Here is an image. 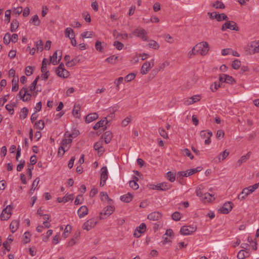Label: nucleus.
Returning <instances> with one entry per match:
<instances>
[{"instance_id":"a211bd4d","label":"nucleus","mask_w":259,"mask_h":259,"mask_svg":"<svg viewBox=\"0 0 259 259\" xmlns=\"http://www.w3.org/2000/svg\"><path fill=\"white\" fill-rule=\"evenodd\" d=\"M114 210H115V208L114 206L110 205V206H108L104 208V212H101L100 213V215H101L100 219H104L102 217L103 215H107L108 216L110 215L114 212Z\"/></svg>"},{"instance_id":"393cba45","label":"nucleus","mask_w":259,"mask_h":259,"mask_svg":"<svg viewBox=\"0 0 259 259\" xmlns=\"http://www.w3.org/2000/svg\"><path fill=\"white\" fill-rule=\"evenodd\" d=\"M98 118V115L97 113L94 112L88 114L85 118V121L87 123L91 122Z\"/></svg>"},{"instance_id":"f03ea898","label":"nucleus","mask_w":259,"mask_h":259,"mask_svg":"<svg viewBox=\"0 0 259 259\" xmlns=\"http://www.w3.org/2000/svg\"><path fill=\"white\" fill-rule=\"evenodd\" d=\"M196 52L202 56L206 55L209 51V45L206 41H202L196 45Z\"/></svg>"},{"instance_id":"7c9ffc66","label":"nucleus","mask_w":259,"mask_h":259,"mask_svg":"<svg viewBox=\"0 0 259 259\" xmlns=\"http://www.w3.org/2000/svg\"><path fill=\"white\" fill-rule=\"evenodd\" d=\"M101 178L100 179L106 181L108 179V170L106 166L103 167L101 169Z\"/></svg>"},{"instance_id":"f704fd0d","label":"nucleus","mask_w":259,"mask_h":259,"mask_svg":"<svg viewBox=\"0 0 259 259\" xmlns=\"http://www.w3.org/2000/svg\"><path fill=\"white\" fill-rule=\"evenodd\" d=\"M29 22L33 24L35 26H39L40 25V20L38 16L35 15L30 20Z\"/></svg>"},{"instance_id":"8fccbe9b","label":"nucleus","mask_w":259,"mask_h":259,"mask_svg":"<svg viewBox=\"0 0 259 259\" xmlns=\"http://www.w3.org/2000/svg\"><path fill=\"white\" fill-rule=\"evenodd\" d=\"M136 77V74L134 73H131L127 75L125 78L124 80L126 82H130L133 80Z\"/></svg>"},{"instance_id":"4468645a","label":"nucleus","mask_w":259,"mask_h":259,"mask_svg":"<svg viewBox=\"0 0 259 259\" xmlns=\"http://www.w3.org/2000/svg\"><path fill=\"white\" fill-rule=\"evenodd\" d=\"M233 203L231 201L225 202L222 208L219 209L221 213L228 214L232 209Z\"/></svg>"},{"instance_id":"6e6552de","label":"nucleus","mask_w":259,"mask_h":259,"mask_svg":"<svg viewBox=\"0 0 259 259\" xmlns=\"http://www.w3.org/2000/svg\"><path fill=\"white\" fill-rule=\"evenodd\" d=\"M208 15H209V18L211 19H217L218 21H221L223 20H227L228 19V17L227 16L224 14H219L217 13V12H208L207 13Z\"/></svg>"},{"instance_id":"6e6d98bb","label":"nucleus","mask_w":259,"mask_h":259,"mask_svg":"<svg viewBox=\"0 0 259 259\" xmlns=\"http://www.w3.org/2000/svg\"><path fill=\"white\" fill-rule=\"evenodd\" d=\"M159 133L161 137H162L163 138L166 139L168 138V135L164 128H161V127L159 128Z\"/></svg>"},{"instance_id":"603ef678","label":"nucleus","mask_w":259,"mask_h":259,"mask_svg":"<svg viewBox=\"0 0 259 259\" xmlns=\"http://www.w3.org/2000/svg\"><path fill=\"white\" fill-rule=\"evenodd\" d=\"M129 185L131 188L134 190H137L139 188V185L135 182V180H131L129 182Z\"/></svg>"},{"instance_id":"72a5a7b5","label":"nucleus","mask_w":259,"mask_h":259,"mask_svg":"<svg viewBox=\"0 0 259 259\" xmlns=\"http://www.w3.org/2000/svg\"><path fill=\"white\" fill-rule=\"evenodd\" d=\"M213 196L210 193H206L204 194L202 199L204 203L209 202L212 201Z\"/></svg>"},{"instance_id":"9b49d317","label":"nucleus","mask_w":259,"mask_h":259,"mask_svg":"<svg viewBox=\"0 0 259 259\" xmlns=\"http://www.w3.org/2000/svg\"><path fill=\"white\" fill-rule=\"evenodd\" d=\"M62 53L61 50H57L52 56H50V62L54 65L58 64L61 59Z\"/></svg>"},{"instance_id":"2eb2a0df","label":"nucleus","mask_w":259,"mask_h":259,"mask_svg":"<svg viewBox=\"0 0 259 259\" xmlns=\"http://www.w3.org/2000/svg\"><path fill=\"white\" fill-rule=\"evenodd\" d=\"M97 223L94 219L89 220L83 224L82 228L87 231H89L96 225Z\"/></svg>"},{"instance_id":"ddd939ff","label":"nucleus","mask_w":259,"mask_h":259,"mask_svg":"<svg viewBox=\"0 0 259 259\" xmlns=\"http://www.w3.org/2000/svg\"><path fill=\"white\" fill-rule=\"evenodd\" d=\"M249 53L254 54L259 53V41H251L248 46Z\"/></svg>"},{"instance_id":"f8f14e48","label":"nucleus","mask_w":259,"mask_h":259,"mask_svg":"<svg viewBox=\"0 0 259 259\" xmlns=\"http://www.w3.org/2000/svg\"><path fill=\"white\" fill-rule=\"evenodd\" d=\"M196 229V226H183L180 230V233L183 235H188L195 232Z\"/></svg>"},{"instance_id":"f257e3e1","label":"nucleus","mask_w":259,"mask_h":259,"mask_svg":"<svg viewBox=\"0 0 259 259\" xmlns=\"http://www.w3.org/2000/svg\"><path fill=\"white\" fill-rule=\"evenodd\" d=\"M259 186V183H256L243 189L241 193L238 196L239 199H245L248 195L253 192Z\"/></svg>"},{"instance_id":"c756f323","label":"nucleus","mask_w":259,"mask_h":259,"mask_svg":"<svg viewBox=\"0 0 259 259\" xmlns=\"http://www.w3.org/2000/svg\"><path fill=\"white\" fill-rule=\"evenodd\" d=\"M230 152L228 150H225L222 153L218 156L217 158L219 162L224 160L229 154Z\"/></svg>"},{"instance_id":"473e14b6","label":"nucleus","mask_w":259,"mask_h":259,"mask_svg":"<svg viewBox=\"0 0 259 259\" xmlns=\"http://www.w3.org/2000/svg\"><path fill=\"white\" fill-rule=\"evenodd\" d=\"M39 182V179L38 178H36L33 182V183L31 186V189L29 191V193L30 195H32L36 188V186H37Z\"/></svg>"},{"instance_id":"39448f33","label":"nucleus","mask_w":259,"mask_h":259,"mask_svg":"<svg viewBox=\"0 0 259 259\" xmlns=\"http://www.w3.org/2000/svg\"><path fill=\"white\" fill-rule=\"evenodd\" d=\"M13 207L11 205H8L4 209L0 215V218L2 221L8 220L12 215V210Z\"/></svg>"},{"instance_id":"864d4df0","label":"nucleus","mask_w":259,"mask_h":259,"mask_svg":"<svg viewBox=\"0 0 259 259\" xmlns=\"http://www.w3.org/2000/svg\"><path fill=\"white\" fill-rule=\"evenodd\" d=\"M100 195L101 196V199L102 200H103L104 197L105 199H106L108 201V203L109 204H110L112 202V200L109 197L107 193H106L105 192H102L100 193Z\"/></svg>"},{"instance_id":"09e8293b","label":"nucleus","mask_w":259,"mask_h":259,"mask_svg":"<svg viewBox=\"0 0 259 259\" xmlns=\"http://www.w3.org/2000/svg\"><path fill=\"white\" fill-rule=\"evenodd\" d=\"M215 9H224L225 6L223 3L220 1H216L213 5Z\"/></svg>"},{"instance_id":"b1692460","label":"nucleus","mask_w":259,"mask_h":259,"mask_svg":"<svg viewBox=\"0 0 259 259\" xmlns=\"http://www.w3.org/2000/svg\"><path fill=\"white\" fill-rule=\"evenodd\" d=\"M56 72L58 76L64 78H67L69 75V72L65 68L56 70Z\"/></svg>"},{"instance_id":"69168bd1","label":"nucleus","mask_w":259,"mask_h":259,"mask_svg":"<svg viewBox=\"0 0 259 259\" xmlns=\"http://www.w3.org/2000/svg\"><path fill=\"white\" fill-rule=\"evenodd\" d=\"M212 135V133L211 131H208L207 132V139L205 140V144L206 145H208L210 143V138Z\"/></svg>"},{"instance_id":"58836bf2","label":"nucleus","mask_w":259,"mask_h":259,"mask_svg":"<svg viewBox=\"0 0 259 259\" xmlns=\"http://www.w3.org/2000/svg\"><path fill=\"white\" fill-rule=\"evenodd\" d=\"M79 131L77 130H75L72 134H69L68 132H66L65 133L64 137L65 138H74L77 137L78 135Z\"/></svg>"},{"instance_id":"0e129e2a","label":"nucleus","mask_w":259,"mask_h":259,"mask_svg":"<svg viewBox=\"0 0 259 259\" xmlns=\"http://www.w3.org/2000/svg\"><path fill=\"white\" fill-rule=\"evenodd\" d=\"M71 227L70 225H68L66 226L64 232L63 233V236L64 238H67L68 236V232L71 230Z\"/></svg>"},{"instance_id":"c03bdc74","label":"nucleus","mask_w":259,"mask_h":259,"mask_svg":"<svg viewBox=\"0 0 259 259\" xmlns=\"http://www.w3.org/2000/svg\"><path fill=\"white\" fill-rule=\"evenodd\" d=\"M39 78V76H37L36 77V78L33 80V81L32 82L31 84L29 87V91L30 92H33V91H35V90L36 89V84H37V83L38 82Z\"/></svg>"},{"instance_id":"37998d69","label":"nucleus","mask_w":259,"mask_h":259,"mask_svg":"<svg viewBox=\"0 0 259 259\" xmlns=\"http://www.w3.org/2000/svg\"><path fill=\"white\" fill-rule=\"evenodd\" d=\"M28 113V109L26 107L23 108L20 112V118L23 119L26 118L27 116Z\"/></svg>"},{"instance_id":"20e7f679","label":"nucleus","mask_w":259,"mask_h":259,"mask_svg":"<svg viewBox=\"0 0 259 259\" xmlns=\"http://www.w3.org/2000/svg\"><path fill=\"white\" fill-rule=\"evenodd\" d=\"M18 95L24 102L29 101L31 98V95L29 93L28 90L26 87H24L20 90Z\"/></svg>"},{"instance_id":"c9c22d12","label":"nucleus","mask_w":259,"mask_h":259,"mask_svg":"<svg viewBox=\"0 0 259 259\" xmlns=\"http://www.w3.org/2000/svg\"><path fill=\"white\" fill-rule=\"evenodd\" d=\"M80 107L79 104L75 105L74 106V108L72 111V114L76 118H79L80 116V114L78 112L80 110Z\"/></svg>"},{"instance_id":"338daca9","label":"nucleus","mask_w":259,"mask_h":259,"mask_svg":"<svg viewBox=\"0 0 259 259\" xmlns=\"http://www.w3.org/2000/svg\"><path fill=\"white\" fill-rule=\"evenodd\" d=\"M23 9L22 7H19L17 8H13V14H18L19 15L22 12Z\"/></svg>"},{"instance_id":"4be33fe9","label":"nucleus","mask_w":259,"mask_h":259,"mask_svg":"<svg viewBox=\"0 0 259 259\" xmlns=\"http://www.w3.org/2000/svg\"><path fill=\"white\" fill-rule=\"evenodd\" d=\"M113 36L116 39H119L120 40H121V39L126 40V39H127L128 37V34H127V33H124V34L120 33L116 30H114L113 31Z\"/></svg>"},{"instance_id":"0eeeda50","label":"nucleus","mask_w":259,"mask_h":259,"mask_svg":"<svg viewBox=\"0 0 259 259\" xmlns=\"http://www.w3.org/2000/svg\"><path fill=\"white\" fill-rule=\"evenodd\" d=\"M154 66V60L152 59L150 61L145 62L142 66L141 69V73L142 74H146L150 69Z\"/></svg>"},{"instance_id":"de8ad7c7","label":"nucleus","mask_w":259,"mask_h":259,"mask_svg":"<svg viewBox=\"0 0 259 259\" xmlns=\"http://www.w3.org/2000/svg\"><path fill=\"white\" fill-rule=\"evenodd\" d=\"M23 242L24 243H27L30 241V234L29 232H26L23 235Z\"/></svg>"},{"instance_id":"13d9d810","label":"nucleus","mask_w":259,"mask_h":259,"mask_svg":"<svg viewBox=\"0 0 259 259\" xmlns=\"http://www.w3.org/2000/svg\"><path fill=\"white\" fill-rule=\"evenodd\" d=\"M80 35L82 38H91L93 36V32L91 31H84Z\"/></svg>"},{"instance_id":"49530a36","label":"nucleus","mask_w":259,"mask_h":259,"mask_svg":"<svg viewBox=\"0 0 259 259\" xmlns=\"http://www.w3.org/2000/svg\"><path fill=\"white\" fill-rule=\"evenodd\" d=\"M241 66V62L239 60H235L233 61L232 67L234 69H238Z\"/></svg>"},{"instance_id":"1a4fd4ad","label":"nucleus","mask_w":259,"mask_h":259,"mask_svg":"<svg viewBox=\"0 0 259 259\" xmlns=\"http://www.w3.org/2000/svg\"><path fill=\"white\" fill-rule=\"evenodd\" d=\"M133 33L134 35L141 38L144 41L148 40V37L147 36V33L143 28L135 29Z\"/></svg>"},{"instance_id":"5fc2aeb1","label":"nucleus","mask_w":259,"mask_h":259,"mask_svg":"<svg viewBox=\"0 0 259 259\" xmlns=\"http://www.w3.org/2000/svg\"><path fill=\"white\" fill-rule=\"evenodd\" d=\"M117 58H118L117 56H111L107 58L105 60V61L106 62H108L109 63L113 64V63H115V61L117 59Z\"/></svg>"},{"instance_id":"bb28decb","label":"nucleus","mask_w":259,"mask_h":259,"mask_svg":"<svg viewBox=\"0 0 259 259\" xmlns=\"http://www.w3.org/2000/svg\"><path fill=\"white\" fill-rule=\"evenodd\" d=\"M19 226V221L18 220H13L10 225V229L11 232L14 233L18 229Z\"/></svg>"},{"instance_id":"f3484780","label":"nucleus","mask_w":259,"mask_h":259,"mask_svg":"<svg viewBox=\"0 0 259 259\" xmlns=\"http://www.w3.org/2000/svg\"><path fill=\"white\" fill-rule=\"evenodd\" d=\"M162 217V214L158 211L152 212L148 215L147 218L153 221H156Z\"/></svg>"},{"instance_id":"052dcab7","label":"nucleus","mask_w":259,"mask_h":259,"mask_svg":"<svg viewBox=\"0 0 259 259\" xmlns=\"http://www.w3.org/2000/svg\"><path fill=\"white\" fill-rule=\"evenodd\" d=\"M183 154L185 156H187L188 157H189L191 159H193V158H194V156L191 154V153L190 151L188 149H187V148L184 149L183 150Z\"/></svg>"},{"instance_id":"a19ab883","label":"nucleus","mask_w":259,"mask_h":259,"mask_svg":"<svg viewBox=\"0 0 259 259\" xmlns=\"http://www.w3.org/2000/svg\"><path fill=\"white\" fill-rule=\"evenodd\" d=\"M72 142V140L71 138H68V139H67V138H65L62 140L61 144L67 148L68 147V145L70 146Z\"/></svg>"},{"instance_id":"423d86ee","label":"nucleus","mask_w":259,"mask_h":259,"mask_svg":"<svg viewBox=\"0 0 259 259\" xmlns=\"http://www.w3.org/2000/svg\"><path fill=\"white\" fill-rule=\"evenodd\" d=\"M227 29L230 30L239 31V28L236 22L233 21H226L222 26L221 30L225 31Z\"/></svg>"},{"instance_id":"dca6fc26","label":"nucleus","mask_w":259,"mask_h":259,"mask_svg":"<svg viewBox=\"0 0 259 259\" xmlns=\"http://www.w3.org/2000/svg\"><path fill=\"white\" fill-rule=\"evenodd\" d=\"M94 149L98 151V155H101L104 152V149L103 147V142L102 140L97 142L94 146Z\"/></svg>"},{"instance_id":"9d476101","label":"nucleus","mask_w":259,"mask_h":259,"mask_svg":"<svg viewBox=\"0 0 259 259\" xmlns=\"http://www.w3.org/2000/svg\"><path fill=\"white\" fill-rule=\"evenodd\" d=\"M219 82H221V83L225 82L232 84L236 83V80L234 78L229 75L221 74L219 76Z\"/></svg>"},{"instance_id":"680f3d73","label":"nucleus","mask_w":259,"mask_h":259,"mask_svg":"<svg viewBox=\"0 0 259 259\" xmlns=\"http://www.w3.org/2000/svg\"><path fill=\"white\" fill-rule=\"evenodd\" d=\"M35 125L36 126L39 130H41L44 129L45 127V123L42 120H40L35 123Z\"/></svg>"},{"instance_id":"e2e57ef3","label":"nucleus","mask_w":259,"mask_h":259,"mask_svg":"<svg viewBox=\"0 0 259 259\" xmlns=\"http://www.w3.org/2000/svg\"><path fill=\"white\" fill-rule=\"evenodd\" d=\"M123 80L122 77H119L114 81V83L116 84V88L117 90L119 89V85L122 83Z\"/></svg>"},{"instance_id":"a18cd8bd","label":"nucleus","mask_w":259,"mask_h":259,"mask_svg":"<svg viewBox=\"0 0 259 259\" xmlns=\"http://www.w3.org/2000/svg\"><path fill=\"white\" fill-rule=\"evenodd\" d=\"M64 33L65 37L69 38H71V35H72V34H75L73 30L69 27L65 29Z\"/></svg>"},{"instance_id":"4d7b16f0","label":"nucleus","mask_w":259,"mask_h":259,"mask_svg":"<svg viewBox=\"0 0 259 259\" xmlns=\"http://www.w3.org/2000/svg\"><path fill=\"white\" fill-rule=\"evenodd\" d=\"M3 40H4V44H5L6 45H8L11 41V34L9 33H7L5 34V35L4 36Z\"/></svg>"},{"instance_id":"6ab92c4d","label":"nucleus","mask_w":259,"mask_h":259,"mask_svg":"<svg viewBox=\"0 0 259 259\" xmlns=\"http://www.w3.org/2000/svg\"><path fill=\"white\" fill-rule=\"evenodd\" d=\"M251 154V152L249 151L246 155L242 156L237 161L236 166H240L243 163L245 162L249 158Z\"/></svg>"},{"instance_id":"412c9836","label":"nucleus","mask_w":259,"mask_h":259,"mask_svg":"<svg viewBox=\"0 0 259 259\" xmlns=\"http://www.w3.org/2000/svg\"><path fill=\"white\" fill-rule=\"evenodd\" d=\"M108 121L107 119V117H104L99 121L97 122L94 126L93 128L95 130H97L100 127H104L108 123Z\"/></svg>"},{"instance_id":"ea45409f","label":"nucleus","mask_w":259,"mask_h":259,"mask_svg":"<svg viewBox=\"0 0 259 259\" xmlns=\"http://www.w3.org/2000/svg\"><path fill=\"white\" fill-rule=\"evenodd\" d=\"M166 177L170 182H174L176 180V175L171 171H168L166 173Z\"/></svg>"},{"instance_id":"79ce46f5","label":"nucleus","mask_w":259,"mask_h":259,"mask_svg":"<svg viewBox=\"0 0 259 259\" xmlns=\"http://www.w3.org/2000/svg\"><path fill=\"white\" fill-rule=\"evenodd\" d=\"M69 148H70V146H68L67 148H66V149H65L66 147L61 144V145L59 147V149H58V155H60L61 156H62L64 155V153L66 151H67Z\"/></svg>"},{"instance_id":"774afa93","label":"nucleus","mask_w":259,"mask_h":259,"mask_svg":"<svg viewBox=\"0 0 259 259\" xmlns=\"http://www.w3.org/2000/svg\"><path fill=\"white\" fill-rule=\"evenodd\" d=\"M36 49L41 52L43 50V42L42 40H39L36 42Z\"/></svg>"},{"instance_id":"bf43d9fd","label":"nucleus","mask_w":259,"mask_h":259,"mask_svg":"<svg viewBox=\"0 0 259 259\" xmlns=\"http://www.w3.org/2000/svg\"><path fill=\"white\" fill-rule=\"evenodd\" d=\"M113 46L118 50H121L123 48V44L119 41H115Z\"/></svg>"},{"instance_id":"2f4dec72","label":"nucleus","mask_w":259,"mask_h":259,"mask_svg":"<svg viewBox=\"0 0 259 259\" xmlns=\"http://www.w3.org/2000/svg\"><path fill=\"white\" fill-rule=\"evenodd\" d=\"M202 167L200 166H198L195 168H192L189 170H187L186 171V177L191 176L197 172H199L202 170Z\"/></svg>"},{"instance_id":"4c0bfd02","label":"nucleus","mask_w":259,"mask_h":259,"mask_svg":"<svg viewBox=\"0 0 259 259\" xmlns=\"http://www.w3.org/2000/svg\"><path fill=\"white\" fill-rule=\"evenodd\" d=\"M19 27V22L16 19L12 20L11 24V31L12 32L15 31Z\"/></svg>"},{"instance_id":"5701e85b","label":"nucleus","mask_w":259,"mask_h":259,"mask_svg":"<svg viewBox=\"0 0 259 259\" xmlns=\"http://www.w3.org/2000/svg\"><path fill=\"white\" fill-rule=\"evenodd\" d=\"M77 213L80 218H82L88 213V208L85 206H81L78 210Z\"/></svg>"},{"instance_id":"7ed1b4c3","label":"nucleus","mask_w":259,"mask_h":259,"mask_svg":"<svg viewBox=\"0 0 259 259\" xmlns=\"http://www.w3.org/2000/svg\"><path fill=\"white\" fill-rule=\"evenodd\" d=\"M172 185L167 182L159 183L157 185H150V188L158 191H167L171 188Z\"/></svg>"},{"instance_id":"a878e982","label":"nucleus","mask_w":259,"mask_h":259,"mask_svg":"<svg viewBox=\"0 0 259 259\" xmlns=\"http://www.w3.org/2000/svg\"><path fill=\"white\" fill-rule=\"evenodd\" d=\"M73 199V196L72 194L66 195L65 196L63 197H58L57 198V201L59 203L63 202L65 203L69 200H72Z\"/></svg>"},{"instance_id":"aec40b11","label":"nucleus","mask_w":259,"mask_h":259,"mask_svg":"<svg viewBox=\"0 0 259 259\" xmlns=\"http://www.w3.org/2000/svg\"><path fill=\"white\" fill-rule=\"evenodd\" d=\"M112 137V133L110 131H107L101 136V139L104 140L106 144H108L110 142Z\"/></svg>"},{"instance_id":"cd10ccee","label":"nucleus","mask_w":259,"mask_h":259,"mask_svg":"<svg viewBox=\"0 0 259 259\" xmlns=\"http://www.w3.org/2000/svg\"><path fill=\"white\" fill-rule=\"evenodd\" d=\"M133 196L131 193H128L126 194L120 196V200L126 203L131 202L133 199Z\"/></svg>"},{"instance_id":"3c124183","label":"nucleus","mask_w":259,"mask_h":259,"mask_svg":"<svg viewBox=\"0 0 259 259\" xmlns=\"http://www.w3.org/2000/svg\"><path fill=\"white\" fill-rule=\"evenodd\" d=\"M181 218V213L178 211L175 212L171 215L172 219L176 221H178L180 220Z\"/></svg>"},{"instance_id":"c85d7f7f","label":"nucleus","mask_w":259,"mask_h":259,"mask_svg":"<svg viewBox=\"0 0 259 259\" xmlns=\"http://www.w3.org/2000/svg\"><path fill=\"white\" fill-rule=\"evenodd\" d=\"M19 79L18 77H14L13 78L12 81V92H16L19 89L18 85Z\"/></svg>"},{"instance_id":"e433bc0d","label":"nucleus","mask_w":259,"mask_h":259,"mask_svg":"<svg viewBox=\"0 0 259 259\" xmlns=\"http://www.w3.org/2000/svg\"><path fill=\"white\" fill-rule=\"evenodd\" d=\"M148 47L154 50H158L159 48V44L154 40H150L148 43Z\"/></svg>"}]
</instances>
